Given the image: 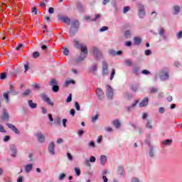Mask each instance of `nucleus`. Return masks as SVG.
<instances>
[{
	"label": "nucleus",
	"instance_id": "nucleus-1",
	"mask_svg": "<svg viewBox=\"0 0 182 182\" xmlns=\"http://www.w3.org/2000/svg\"><path fill=\"white\" fill-rule=\"evenodd\" d=\"M74 42L75 43V46L81 50V53L77 60L78 62H82V60H85L86 56H87V46H86V45L80 44L77 41H74Z\"/></svg>",
	"mask_w": 182,
	"mask_h": 182
},
{
	"label": "nucleus",
	"instance_id": "nucleus-2",
	"mask_svg": "<svg viewBox=\"0 0 182 182\" xmlns=\"http://www.w3.org/2000/svg\"><path fill=\"white\" fill-rule=\"evenodd\" d=\"M50 86H53L52 90L54 92V93H58L59 92V83L55 79H52L50 82Z\"/></svg>",
	"mask_w": 182,
	"mask_h": 182
},
{
	"label": "nucleus",
	"instance_id": "nucleus-3",
	"mask_svg": "<svg viewBox=\"0 0 182 182\" xmlns=\"http://www.w3.org/2000/svg\"><path fill=\"white\" fill-rule=\"evenodd\" d=\"M92 53L96 59H100L102 58V52L96 47L92 48Z\"/></svg>",
	"mask_w": 182,
	"mask_h": 182
},
{
	"label": "nucleus",
	"instance_id": "nucleus-4",
	"mask_svg": "<svg viewBox=\"0 0 182 182\" xmlns=\"http://www.w3.org/2000/svg\"><path fill=\"white\" fill-rule=\"evenodd\" d=\"M159 77L161 80H167L168 79V71L161 70L159 73Z\"/></svg>",
	"mask_w": 182,
	"mask_h": 182
},
{
	"label": "nucleus",
	"instance_id": "nucleus-5",
	"mask_svg": "<svg viewBox=\"0 0 182 182\" xmlns=\"http://www.w3.org/2000/svg\"><path fill=\"white\" fill-rule=\"evenodd\" d=\"M138 9H139V18H144L146 15V11H144V6L139 4H138Z\"/></svg>",
	"mask_w": 182,
	"mask_h": 182
},
{
	"label": "nucleus",
	"instance_id": "nucleus-6",
	"mask_svg": "<svg viewBox=\"0 0 182 182\" xmlns=\"http://www.w3.org/2000/svg\"><path fill=\"white\" fill-rule=\"evenodd\" d=\"M1 119L4 122H8V120H9V113H8L6 109H3V113L1 114Z\"/></svg>",
	"mask_w": 182,
	"mask_h": 182
},
{
	"label": "nucleus",
	"instance_id": "nucleus-7",
	"mask_svg": "<svg viewBox=\"0 0 182 182\" xmlns=\"http://www.w3.org/2000/svg\"><path fill=\"white\" fill-rule=\"evenodd\" d=\"M107 96L108 99H113V88L110 85L107 86Z\"/></svg>",
	"mask_w": 182,
	"mask_h": 182
},
{
	"label": "nucleus",
	"instance_id": "nucleus-8",
	"mask_svg": "<svg viewBox=\"0 0 182 182\" xmlns=\"http://www.w3.org/2000/svg\"><path fill=\"white\" fill-rule=\"evenodd\" d=\"M41 97L44 102L47 103L49 106L53 107V102L50 100V98H49L46 95H42Z\"/></svg>",
	"mask_w": 182,
	"mask_h": 182
},
{
	"label": "nucleus",
	"instance_id": "nucleus-9",
	"mask_svg": "<svg viewBox=\"0 0 182 182\" xmlns=\"http://www.w3.org/2000/svg\"><path fill=\"white\" fill-rule=\"evenodd\" d=\"M95 93L98 97V98L100 99V100H102V99H103V96L105 95V93L103 92V90L102 89L97 88Z\"/></svg>",
	"mask_w": 182,
	"mask_h": 182
},
{
	"label": "nucleus",
	"instance_id": "nucleus-10",
	"mask_svg": "<svg viewBox=\"0 0 182 182\" xmlns=\"http://www.w3.org/2000/svg\"><path fill=\"white\" fill-rule=\"evenodd\" d=\"M6 126L9 129H11L13 132H14V133H16V134H20V132L18 129H17L16 127H15V125L12 124H9V123H7L6 124Z\"/></svg>",
	"mask_w": 182,
	"mask_h": 182
},
{
	"label": "nucleus",
	"instance_id": "nucleus-11",
	"mask_svg": "<svg viewBox=\"0 0 182 182\" xmlns=\"http://www.w3.org/2000/svg\"><path fill=\"white\" fill-rule=\"evenodd\" d=\"M60 21H62V22H64V23H66L67 25H70V18L68 16H61L59 17Z\"/></svg>",
	"mask_w": 182,
	"mask_h": 182
},
{
	"label": "nucleus",
	"instance_id": "nucleus-12",
	"mask_svg": "<svg viewBox=\"0 0 182 182\" xmlns=\"http://www.w3.org/2000/svg\"><path fill=\"white\" fill-rule=\"evenodd\" d=\"M48 151L50 154L52 155L55 154V142L52 141L49 145H48Z\"/></svg>",
	"mask_w": 182,
	"mask_h": 182
},
{
	"label": "nucleus",
	"instance_id": "nucleus-13",
	"mask_svg": "<svg viewBox=\"0 0 182 182\" xmlns=\"http://www.w3.org/2000/svg\"><path fill=\"white\" fill-rule=\"evenodd\" d=\"M36 136H37L38 140V141H40V143L45 142V135L42 134L41 132H38Z\"/></svg>",
	"mask_w": 182,
	"mask_h": 182
},
{
	"label": "nucleus",
	"instance_id": "nucleus-14",
	"mask_svg": "<svg viewBox=\"0 0 182 182\" xmlns=\"http://www.w3.org/2000/svg\"><path fill=\"white\" fill-rule=\"evenodd\" d=\"M9 94L12 95L13 96H16V95H18L19 92H18L16 90H15V87H13V85H10V90L8 91Z\"/></svg>",
	"mask_w": 182,
	"mask_h": 182
},
{
	"label": "nucleus",
	"instance_id": "nucleus-15",
	"mask_svg": "<svg viewBox=\"0 0 182 182\" xmlns=\"http://www.w3.org/2000/svg\"><path fill=\"white\" fill-rule=\"evenodd\" d=\"M149 104V98L145 97L140 103L139 107H144L146 105Z\"/></svg>",
	"mask_w": 182,
	"mask_h": 182
},
{
	"label": "nucleus",
	"instance_id": "nucleus-16",
	"mask_svg": "<svg viewBox=\"0 0 182 182\" xmlns=\"http://www.w3.org/2000/svg\"><path fill=\"white\" fill-rule=\"evenodd\" d=\"M10 150H11V151L13 153V154H11V156L16 157V147L15 146V145H11Z\"/></svg>",
	"mask_w": 182,
	"mask_h": 182
},
{
	"label": "nucleus",
	"instance_id": "nucleus-17",
	"mask_svg": "<svg viewBox=\"0 0 182 182\" xmlns=\"http://www.w3.org/2000/svg\"><path fill=\"white\" fill-rule=\"evenodd\" d=\"M10 150H11V151L13 153V154H11V156L16 157V147L15 146V145H11Z\"/></svg>",
	"mask_w": 182,
	"mask_h": 182
},
{
	"label": "nucleus",
	"instance_id": "nucleus-18",
	"mask_svg": "<svg viewBox=\"0 0 182 182\" xmlns=\"http://www.w3.org/2000/svg\"><path fill=\"white\" fill-rule=\"evenodd\" d=\"M100 161L102 166H105V164H106V161H107V158H106V156L102 155L100 158Z\"/></svg>",
	"mask_w": 182,
	"mask_h": 182
},
{
	"label": "nucleus",
	"instance_id": "nucleus-19",
	"mask_svg": "<svg viewBox=\"0 0 182 182\" xmlns=\"http://www.w3.org/2000/svg\"><path fill=\"white\" fill-rule=\"evenodd\" d=\"M102 70L105 75H107V63L105 61L102 62Z\"/></svg>",
	"mask_w": 182,
	"mask_h": 182
},
{
	"label": "nucleus",
	"instance_id": "nucleus-20",
	"mask_svg": "<svg viewBox=\"0 0 182 182\" xmlns=\"http://www.w3.org/2000/svg\"><path fill=\"white\" fill-rule=\"evenodd\" d=\"M172 144H173L172 139H166L162 141V144L164 146H171Z\"/></svg>",
	"mask_w": 182,
	"mask_h": 182
},
{
	"label": "nucleus",
	"instance_id": "nucleus-21",
	"mask_svg": "<svg viewBox=\"0 0 182 182\" xmlns=\"http://www.w3.org/2000/svg\"><path fill=\"white\" fill-rule=\"evenodd\" d=\"M33 167V165L32 164L26 165L25 166L26 173H30V171H32Z\"/></svg>",
	"mask_w": 182,
	"mask_h": 182
},
{
	"label": "nucleus",
	"instance_id": "nucleus-22",
	"mask_svg": "<svg viewBox=\"0 0 182 182\" xmlns=\"http://www.w3.org/2000/svg\"><path fill=\"white\" fill-rule=\"evenodd\" d=\"M134 45L139 46L140 43H141V38L140 37L136 36L134 38Z\"/></svg>",
	"mask_w": 182,
	"mask_h": 182
},
{
	"label": "nucleus",
	"instance_id": "nucleus-23",
	"mask_svg": "<svg viewBox=\"0 0 182 182\" xmlns=\"http://www.w3.org/2000/svg\"><path fill=\"white\" fill-rule=\"evenodd\" d=\"M28 106L31 108V109H36L38 105H36V103H34L32 100H28Z\"/></svg>",
	"mask_w": 182,
	"mask_h": 182
},
{
	"label": "nucleus",
	"instance_id": "nucleus-24",
	"mask_svg": "<svg viewBox=\"0 0 182 182\" xmlns=\"http://www.w3.org/2000/svg\"><path fill=\"white\" fill-rule=\"evenodd\" d=\"M112 124L116 127V129L120 128V121L119 119H115L114 121L112 122Z\"/></svg>",
	"mask_w": 182,
	"mask_h": 182
},
{
	"label": "nucleus",
	"instance_id": "nucleus-25",
	"mask_svg": "<svg viewBox=\"0 0 182 182\" xmlns=\"http://www.w3.org/2000/svg\"><path fill=\"white\" fill-rule=\"evenodd\" d=\"M173 15H177L180 12V6H173Z\"/></svg>",
	"mask_w": 182,
	"mask_h": 182
},
{
	"label": "nucleus",
	"instance_id": "nucleus-26",
	"mask_svg": "<svg viewBox=\"0 0 182 182\" xmlns=\"http://www.w3.org/2000/svg\"><path fill=\"white\" fill-rule=\"evenodd\" d=\"M146 127V129H153V125L151 124V119L147 120Z\"/></svg>",
	"mask_w": 182,
	"mask_h": 182
},
{
	"label": "nucleus",
	"instance_id": "nucleus-27",
	"mask_svg": "<svg viewBox=\"0 0 182 182\" xmlns=\"http://www.w3.org/2000/svg\"><path fill=\"white\" fill-rule=\"evenodd\" d=\"M72 28H79V21H74L71 23Z\"/></svg>",
	"mask_w": 182,
	"mask_h": 182
},
{
	"label": "nucleus",
	"instance_id": "nucleus-28",
	"mask_svg": "<svg viewBox=\"0 0 182 182\" xmlns=\"http://www.w3.org/2000/svg\"><path fill=\"white\" fill-rule=\"evenodd\" d=\"M3 97L4 99H5V100L8 102H9V92H5L4 95H3Z\"/></svg>",
	"mask_w": 182,
	"mask_h": 182
},
{
	"label": "nucleus",
	"instance_id": "nucleus-29",
	"mask_svg": "<svg viewBox=\"0 0 182 182\" xmlns=\"http://www.w3.org/2000/svg\"><path fill=\"white\" fill-rule=\"evenodd\" d=\"M137 103H139L138 100L134 101V102L132 105V106L127 107V111L130 112V110H132V107H135V106H136V105H137Z\"/></svg>",
	"mask_w": 182,
	"mask_h": 182
},
{
	"label": "nucleus",
	"instance_id": "nucleus-30",
	"mask_svg": "<svg viewBox=\"0 0 182 182\" xmlns=\"http://www.w3.org/2000/svg\"><path fill=\"white\" fill-rule=\"evenodd\" d=\"M77 9H78V11H83V9H85L83 5H82L80 3L77 4Z\"/></svg>",
	"mask_w": 182,
	"mask_h": 182
},
{
	"label": "nucleus",
	"instance_id": "nucleus-31",
	"mask_svg": "<svg viewBox=\"0 0 182 182\" xmlns=\"http://www.w3.org/2000/svg\"><path fill=\"white\" fill-rule=\"evenodd\" d=\"M114 75H116V70L112 69L111 76H110V80H113V78L114 77Z\"/></svg>",
	"mask_w": 182,
	"mask_h": 182
},
{
	"label": "nucleus",
	"instance_id": "nucleus-32",
	"mask_svg": "<svg viewBox=\"0 0 182 182\" xmlns=\"http://www.w3.org/2000/svg\"><path fill=\"white\" fill-rule=\"evenodd\" d=\"M75 174L79 176H80V168L79 167L75 168Z\"/></svg>",
	"mask_w": 182,
	"mask_h": 182
},
{
	"label": "nucleus",
	"instance_id": "nucleus-33",
	"mask_svg": "<svg viewBox=\"0 0 182 182\" xmlns=\"http://www.w3.org/2000/svg\"><path fill=\"white\" fill-rule=\"evenodd\" d=\"M125 97L128 100H130V99H132L133 97V95L129 94V93H125Z\"/></svg>",
	"mask_w": 182,
	"mask_h": 182
},
{
	"label": "nucleus",
	"instance_id": "nucleus-34",
	"mask_svg": "<svg viewBox=\"0 0 182 182\" xmlns=\"http://www.w3.org/2000/svg\"><path fill=\"white\" fill-rule=\"evenodd\" d=\"M124 35L126 38H130V36H132V32L130 31H125Z\"/></svg>",
	"mask_w": 182,
	"mask_h": 182
},
{
	"label": "nucleus",
	"instance_id": "nucleus-35",
	"mask_svg": "<svg viewBox=\"0 0 182 182\" xmlns=\"http://www.w3.org/2000/svg\"><path fill=\"white\" fill-rule=\"evenodd\" d=\"M97 119H99V114H96L95 116L92 117V122L95 123V122H96Z\"/></svg>",
	"mask_w": 182,
	"mask_h": 182
},
{
	"label": "nucleus",
	"instance_id": "nucleus-36",
	"mask_svg": "<svg viewBox=\"0 0 182 182\" xmlns=\"http://www.w3.org/2000/svg\"><path fill=\"white\" fill-rule=\"evenodd\" d=\"M125 63L126 65H127V66H133V63L130 60H127L125 61Z\"/></svg>",
	"mask_w": 182,
	"mask_h": 182
},
{
	"label": "nucleus",
	"instance_id": "nucleus-37",
	"mask_svg": "<svg viewBox=\"0 0 182 182\" xmlns=\"http://www.w3.org/2000/svg\"><path fill=\"white\" fill-rule=\"evenodd\" d=\"M164 29L163 28H160L159 30V33L161 35V36H163L164 35Z\"/></svg>",
	"mask_w": 182,
	"mask_h": 182
},
{
	"label": "nucleus",
	"instance_id": "nucleus-38",
	"mask_svg": "<svg viewBox=\"0 0 182 182\" xmlns=\"http://www.w3.org/2000/svg\"><path fill=\"white\" fill-rule=\"evenodd\" d=\"M88 146H89L90 147H92L93 149H95V148L96 147V145L95 144V141H91L89 143Z\"/></svg>",
	"mask_w": 182,
	"mask_h": 182
},
{
	"label": "nucleus",
	"instance_id": "nucleus-39",
	"mask_svg": "<svg viewBox=\"0 0 182 182\" xmlns=\"http://www.w3.org/2000/svg\"><path fill=\"white\" fill-rule=\"evenodd\" d=\"M67 157H68V160H70V161H72V160H73V156H72V154H70V153H67Z\"/></svg>",
	"mask_w": 182,
	"mask_h": 182
},
{
	"label": "nucleus",
	"instance_id": "nucleus-40",
	"mask_svg": "<svg viewBox=\"0 0 182 182\" xmlns=\"http://www.w3.org/2000/svg\"><path fill=\"white\" fill-rule=\"evenodd\" d=\"M176 38H177V39H181V38H182V31H179L176 34Z\"/></svg>",
	"mask_w": 182,
	"mask_h": 182
},
{
	"label": "nucleus",
	"instance_id": "nucleus-41",
	"mask_svg": "<svg viewBox=\"0 0 182 182\" xmlns=\"http://www.w3.org/2000/svg\"><path fill=\"white\" fill-rule=\"evenodd\" d=\"M75 109L76 110H80V105H79V102H75Z\"/></svg>",
	"mask_w": 182,
	"mask_h": 182
},
{
	"label": "nucleus",
	"instance_id": "nucleus-42",
	"mask_svg": "<svg viewBox=\"0 0 182 182\" xmlns=\"http://www.w3.org/2000/svg\"><path fill=\"white\" fill-rule=\"evenodd\" d=\"M33 57L35 58H39V52L35 51V52L33 53Z\"/></svg>",
	"mask_w": 182,
	"mask_h": 182
},
{
	"label": "nucleus",
	"instance_id": "nucleus-43",
	"mask_svg": "<svg viewBox=\"0 0 182 182\" xmlns=\"http://www.w3.org/2000/svg\"><path fill=\"white\" fill-rule=\"evenodd\" d=\"M67 103H70V102H72V94H70V95L68 96V97L66 100Z\"/></svg>",
	"mask_w": 182,
	"mask_h": 182
},
{
	"label": "nucleus",
	"instance_id": "nucleus-44",
	"mask_svg": "<svg viewBox=\"0 0 182 182\" xmlns=\"http://www.w3.org/2000/svg\"><path fill=\"white\" fill-rule=\"evenodd\" d=\"M129 11H130V7H129V6L124 7V14H127V12H129Z\"/></svg>",
	"mask_w": 182,
	"mask_h": 182
},
{
	"label": "nucleus",
	"instance_id": "nucleus-45",
	"mask_svg": "<svg viewBox=\"0 0 182 182\" xmlns=\"http://www.w3.org/2000/svg\"><path fill=\"white\" fill-rule=\"evenodd\" d=\"M63 55H65V56H68L69 55V50L68 48H65L63 51Z\"/></svg>",
	"mask_w": 182,
	"mask_h": 182
},
{
	"label": "nucleus",
	"instance_id": "nucleus-46",
	"mask_svg": "<svg viewBox=\"0 0 182 182\" xmlns=\"http://www.w3.org/2000/svg\"><path fill=\"white\" fill-rule=\"evenodd\" d=\"M138 87H139L137 85H132V90H133V92H137Z\"/></svg>",
	"mask_w": 182,
	"mask_h": 182
},
{
	"label": "nucleus",
	"instance_id": "nucleus-47",
	"mask_svg": "<svg viewBox=\"0 0 182 182\" xmlns=\"http://www.w3.org/2000/svg\"><path fill=\"white\" fill-rule=\"evenodd\" d=\"M66 85H70V84H73V85H75V80H68L65 82Z\"/></svg>",
	"mask_w": 182,
	"mask_h": 182
},
{
	"label": "nucleus",
	"instance_id": "nucleus-48",
	"mask_svg": "<svg viewBox=\"0 0 182 182\" xmlns=\"http://www.w3.org/2000/svg\"><path fill=\"white\" fill-rule=\"evenodd\" d=\"M145 55H146V56H150V55H151V50H145Z\"/></svg>",
	"mask_w": 182,
	"mask_h": 182
},
{
	"label": "nucleus",
	"instance_id": "nucleus-49",
	"mask_svg": "<svg viewBox=\"0 0 182 182\" xmlns=\"http://www.w3.org/2000/svg\"><path fill=\"white\" fill-rule=\"evenodd\" d=\"M31 12L33 14H35V15H36V14H38V9H36V7H33L31 10Z\"/></svg>",
	"mask_w": 182,
	"mask_h": 182
},
{
	"label": "nucleus",
	"instance_id": "nucleus-50",
	"mask_svg": "<svg viewBox=\"0 0 182 182\" xmlns=\"http://www.w3.org/2000/svg\"><path fill=\"white\" fill-rule=\"evenodd\" d=\"M141 73H142L143 75H150V72H149V70H142V71H141Z\"/></svg>",
	"mask_w": 182,
	"mask_h": 182
},
{
	"label": "nucleus",
	"instance_id": "nucleus-51",
	"mask_svg": "<svg viewBox=\"0 0 182 182\" xmlns=\"http://www.w3.org/2000/svg\"><path fill=\"white\" fill-rule=\"evenodd\" d=\"M54 124H60V118H57L54 122Z\"/></svg>",
	"mask_w": 182,
	"mask_h": 182
},
{
	"label": "nucleus",
	"instance_id": "nucleus-52",
	"mask_svg": "<svg viewBox=\"0 0 182 182\" xmlns=\"http://www.w3.org/2000/svg\"><path fill=\"white\" fill-rule=\"evenodd\" d=\"M90 163H95V161H96V157H95V156H91V157L90 158Z\"/></svg>",
	"mask_w": 182,
	"mask_h": 182
},
{
	"label": "nucleus",
	"instance_id": "nucleus-53",
	"mask_svg": "<svg viewBox=\"0 0 182 182\" xmlns=\"http://www.w3.org/2000/svg\"><path fill=\"white\" fill-rule=\"evenodd\" d=\"M107 29H109V27L103 26L102 28H100V32H105V31H107Z\"/></svg>",
	"mask_w": 182,
	"mask_h": 182
},
{
	"label": "nucleus",
	"instance_id": "nucleus-54",
	"mask_svg": "<svg viewBox=\"0 0 182 182\" xmlns=\"http://www.w3.org/2000/svg\"><path fill=\"white\" fill-rule=\"evenodd\" d=\"M11 139L10 136H5L4 138V141H9V139Z\"/></svg>",
	"mask_w": 182,
	"mask_h": 182
},
{
	"label": "nucleus",
	"instance_id": "nucleus-55",
	"mask_svg": "<svg viewBox=\"0 0 182 182\" xmlns=\"http://www.w3.org/2000/svg\"><path fill=\"white\" fill-rule=\"evenodd\" d=\"M109 53L110 55H112V56H116L117 52L114 50H110Z\"/></svg>",
	"mask_w": 182,
	"mask_h": 182
},
{
	"label": "nucleus",
	"instance_id": "nucleus-56",
	"mask_svg": "<svg viewBox=\"0 0 182 182\" xmlns=\"http://www.w3.org/2000/svg\"><path fill=\"white\" fill-rule=\"evenodd\" d=\"M101 16H102V15H100V14H96L95 18L94 19H92V21H95L97 19H99L100 18H101Z\"/></svg>",
	"mask_w": 182,
	"mask_h": 182
},
{
	"label": "nucleus",
	"instance_id": "nucleus-57",
	"mask_svg": "<svg viewBox=\"0 0 182 182\" xmlns=\"http://www.w3.org/2000/svg\"><path fill=\"white\" fill-rule=\"evenodd\" d=\"M29 93H31V90H26L24 93H23V95L24 96H28L29 95Z\"/></svg>",
	"mask_w": 182,
	"mask_h": 182
},
{
	"label": "nucleus",
	"instance_id": "nucleus-58",
	"mask_svg": "<svg viewBox=\"0 0 182 182\" xmlns=\"http://www.w3.org/2000/svg\"><path fill=\"white\" fill-rule=\"evenodd\" d=\"M6 73H3L1 74V79H6Z\"/></svg>",
	"mask_w": 182,
	"mask_h": 182
},
{
	"label": "nucleus",
	"instance_id": "nucleus-59",
	"mask_svg": "<svg viewBox=\"0 0 182 182\" xmlns=\"http://www.w3.org/2000/svg\"><path fill=\"white\" fill-rule=\"evenodd\" d=\"M157 90H158L157 88L152 87L151 88V93H156Z\"/></svg>",
	"mask_w": 182,
	"mask_h": 182
},
{
	"label": "nucleus",
	"instance_id": "nucleus-60",
	"mask_svg": "<svg viewBox=\"0 0 182 182\" xmlns=\"http://www.w3.org/2000/svg\"><path fill=\"white\" fill-rule=\"evenodd\" d=\"M65 177H66V175L65 173H61L59 176V180H63Z\"/></svg>",
	"mask_w": 182,
	"mask_h": 182
},
{
	"label": "nucleus",
	"instance_id": "nucleus-61",
	"mask_svg": "<svg viewBox=\"0 0 182 182\" xmlns=\"http://www.w3.org/2000/svg\"><path fill=\"white\" fill-rule=\"evenodd\" d=\"M54 11H55V9H53V7H50L48 9L49 14H53Z\"/></svg>",
	"mask_w": 182,
	"mask_h": 182
},
{
	"label": "nucleus",
	"instance_id": "nucleus-62",
	"mask_svg": "<svg viewBox=\"0 0 182 182\" xmlns=\"http://www.w3.org/2000/svg\"><path fill=\"white\" fill-rule=\"evenodd\" d=\"M68 122V119H63V126L64 127H66V122Z\"/></svg>",
	"mask_w": 182,
	"mask_h": 182
},
{
	"label": "nucleus",
	"instance_id": "nucleus-63",
	"mask_svg": "<svg viewBox=\"0 0 182 182\" xmlns=\"http://www.w3.org/2000/svg\"><path fill=\"white\" fill-rule=\"evenodd\" d=\"M70 113L73 116H75V113H76V111H75V109H70Z\"/></svg>",
	"mask_w": 182,
	"mask_h": 182
},
{
	"label": "nucleus",
	"instance_id": "nucleus-64",
	"mask_svg": "<svg viewBox=\"0 0 182 182\" xmlns=\"http://www.w3.org/2000/svg\"><path fill=\"white\" fill-rule=\"evenodd\" d=\"M159 113H164V107H160L159 109Z\"/></svg>",
	"mask_w": 182,
	"mask_h": 182
}]
</instances>
